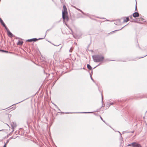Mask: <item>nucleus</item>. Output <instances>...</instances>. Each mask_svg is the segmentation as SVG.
Masks as SVG:
<instances>
[{"mask_svg": "<svg viewBox=\"0 0 147 147\" xmlns=\"http://www.w3.org/2000/svg\"><path fill=\"white\" fill-rule=\"evenodd\" d=\"M92 58L94 62H100L103 61L104 59V57L101 55H94L92 56Z\"/></svg>", "mask_w": 147, "mask_h": 147, "instance_id": "f257e3e1", "label": "nucleus"}, {"mask_svg": "<svg viewBox=\"0 0 147 147\" xmlns=\"http://www.w3.org/2000/svg\"><path fill=\"white\" fill-rule=\"evenodd\" d=\"M63 11H62V18L64 20H68V17L67 16V9L65 5H63Z\"/></svg>", "mask_w": 147, "mask_h": 147, "instance_id": "f03ea898", "label": "nucleus"}, {"mask_svg": "<svg viewBox=\"0 0 147 147\" xmlns=\"http://www.w3.org/2000/svg\"><path fill=\"white\" fill-rule=\"evenodd\" d=\"M48 30H47V32H46V34H45V35L44 36L43 38H39L38 39H37L36 38H33L32 39V41H37V40H39L42 39H44L45 38V37L46 36L47 32Z\"/></svg>", "mask_w": 147, "mask_h": 147, "instance_id": "7ed1b4c3", "label": "nucleus"}, {"mask_svg": "<svg viewBox=\"0 0 147 147\" xmlns=\"http://www.w3.org/2000/svg\"><path fill=\"white\" fill-rule=\"evenodd\" d=\"M136 143V142H134L131 144H128L127 146H132V147H134V146H135V144Z\"/></svg>", "mask_w": 147, "mask_h": 147, "instance_id": "20e7f679", "label": "nucleus"}, {"mask_svg": "<svg viewBox=\"0 0 147 147\" xmlns=\"http://www.w3.org/2000/svg\"><path fill=\"white\" fill-rule=\"evenodd\" d=\"M132 15L134 17L136 18L139 16V14L138 12H136L134 13Z\"/></svg>", "mask_w": 147, "mask_h": 147, "instance_id": "39448f33", "label": "nucleus"}, {"mask_svg": "<svg viewBox=\"0 0 147 147\" xmlns=\"http://www.w3.org/2000/svg\"><path fill=\"white\" fill-rule=\"evenodd\" d=\"M7 35L11 37L13 36V34L9 31V30H8V32H7Z\"/></svg>", "mask_w": 147, "mask_h": 147, "instance_id": "423d86ee", "label": "nucleus"}, {"mask_svg": "<svg viewBox=\"0 0 147 147\" xmlns=\"http://www.w3.org/2000/svg\"><path fill=\"white\" fill-rule=\"evenodd\" d=\"M11 125L13 129L14 128L16 127V124L13 123H11Z\"/></svg>", "mask_w": 147, "mask_h": 147, "instance_id": "0eeeda50", "label": "nucleus"}, {"mask_svg": "<svg viewBox=\"0 0 147 147\" xmlns=\"http://www.w3.org/2000/svg\"><path fill=\"white\" fill-rule=\"evenodd\" d=\"M134 147H142V146L140 144H139L136 142V144L135 146Z\"/></svg>", "mask_w": 147, "mask_h": 147, "instance_id": "6e6552de", "label": "nucleus"}, {"mask_svg": "<svg viewBox=\"0 0 147 147\" xmlns=\"http://www.w3.org/2000/svg\"><path fill=\"white\" fill-rule=\"evenodd\" d=\"M0 22H1V24H2L3 26H5V24L3 22V20L1 18H0Z\"/></svg>", "mask_w": 147, "mask_h": 147, "instance_id": "1a4fd4ad", "label": "nucleus"}, {"mask_svg": "<svg viewBox=\"0 0 147 147\" xmlns=\"http://www.w3.org/2000/svg\"><path fill=\"white\" fill-rule=\"evenodd\" d=\"M23 42L19 40L17 43L18 45H22L23 44Z\"/></svg>", "mask_w": 147, "mask_h": 147, "instance_id": "9d476101", "label": "nucleus"}, {"mask_svg": "<svg viewBox=\"0 0 147 147\" xmlns=\"http://www.w3.org/2000/svg\"><path fill=\"white\" fill-rule=\"evenodd\" d=\"M87 67L88 69H89L90 70H91L92 69V68L91 67L89 64H87Z\"/></svg>", "mask_w": 147, "mask_h": 147, "instance_id": "9b49d317", "label": "nucleus"}, {"mask_svg": "<svg viewBox=\"0 0 147 147\" xmlns=\"http://www.w3.org/2000/svg\"><path fill=\"white\" fill-rule=\"evenodd\" d=\"M129 20V19L128 17H127L126 19H124L123 21L124 22H127Z\"/></svg>", "mask_w": 147, "mask_h": 147, "instance_id": "f8f14e48", "label": "nucleus"}, {"mask_svg": "<svg viewBox=\"0 0 147 147\" xmlns=\"http://www.w3.org/2000/svg\"><path fill=\"white\" fill-rule=\"evenodd\" d=\"M90 112H83V113H90Z\"/></svg>", "mask_w": 147, "mask_h": 147, "instance_id": "ddd939ff", "label": "nucleus"}, {"mask_svg": "<svg viewBox=\"0 0 147 147\" xmlns=\"http://www.w3.org/2000/svg\"><path fill=\"white\" fill-rule=\"evenodd\" d=\"M75 8L76 9H77L78 10L80 11V12H81L83 14H84V13L80 9H79L78 8H76V7H75Z\"/></svg>", "mask_w": 147, "mask_h": 147, "instance_id": "4468645a", "label": "nucleus"}, {"mask_svg": "<svg viewBox=\"0 0 147 147\" xmlns=\"http://www.w3.org/2000/svg\"><path fill=\"white\" fill-rule=\"evenodd\" d=\"M4 27L5 28V29L6 30H7V32H8V30H9L7 28V27H6V26L5 25V26H4Z\"/></svg>", "mask_w": 147, "mask_h": 147, "instance_id": "2eb2a0df", "label": "nucleus"}, {"mask_svg": "<svg viewBox=\"0 0 147 147\" xmlns=\"http://www.w3.org/2000/svg\"><path fill=\"white\" fill-rule=\"evenodd\" d=\"M110 105L109 104V103L108 102H107V107L108 108H109L110 107Z\"/></svg>", "mask_w": 147, "mask_h": 147, "instance_id": "dca6fc26", "label": "nucleus"}, {"mask_svg": "<svg viewBox=\"0 0 147 147\" xmlns=\"http://www.w3.org/2000/svg\"><path fill=\"white\" fill-rule=\"evenodd\" d=\"M27 41H29V42H32V39H28L27 40Z\"/></svg>", "mask_w": 147, "mask_h": 147, "instance_id": "f3484780", "label": "nucleus"}, {"mask_svg": "<svg viewBox=\"0 0 147 147\" xmlns=\"http://www.w3.org/2000/svg\"><path fill=\"white\" fill-rule=\"evenodd\" d=\"M126 26V25H125V26H123V27L121 29H119V30H115V31H114V32H115V31H118V30H121L122 29L123 27H124L125 26ZM113 32H114V31H113Z\"/></svg>", "mask_w": 147, "mask_h": 147, "instance_id": "a211bd4d", "label": "nucleus"}, {"mask_svg": "<svg viewBox=\"0 0 147 147\" xmlns=\"http://www.w3.org/2000/svg\"><path fill=\"white\" fill-rule=\"evenodd\" d=\"M1 51L3 52H5V53H8V51H4V50H1Z\"/></svg>", "mask_w": 147, "mask_h": 147, "instance_id": "6ab92c4d", "label": "nucleus"}, {"mask_svg": "<svg viewBox=\"0 0 147 147\" xmlns=\"http://www.w3.org/2000/svg\"><path fill=\"white\" fill-rule=\"evenodd\" d=\"M109 103L110 105H112L113 104V103L112 102H110V103Z\"/></svg>", "mask_w": 147, "mask_h": 147, "instance_id": "aec40b11", "label": "nucleus"}, {"mask_svg": "<svg viewBox=\"0 0 147 147\" xmlns=\"http://www.w3.org/2000/svg\"><path fill=\"white\" fill-rule=\"evenodd\" d=\"M90 76L91 78V79L94 82V80L92 78V76L91 75H90Z\"/></svg>", "mask_w": 147, "mask_h": 147, "instance_id": "412c9836", "label": "nucleus"}, {"mask_svg": "<svg viewBox=\"0 0 147 147\" xmlns=\"http://www.w3.org/2000/svg\"><path fill=\"white\" fill-rule=\"evenodd\" d=\"M137 11V8L136 7V8H135V11Z\"/></svg>", "mask_w": 147, "mask_h": 147, "instance_id": "4be33fe9", "label": "nucleus"}, {"mask_svg": "<svg viewBox=\"0 0 147 147\" xmlns=\"http://www.w3.org/2000/svg\"><path fill=\"white\" fill-rule=\"evenodd\" d=\"M100 118L101 119V120H102V121L104 122L105 123V121H104V120L103 119H102V118L101 117H100Z\"/></svg>", "mask_w": 147, "mask_h": 147, "instance_id": "5701e85b", "label": "nucleus"}, {"mask_svg": "<svg viewBox=\"0 0 147 147\" xmlns=\"http://www.w3.org/2000/svg\"><path fill=\"white\" fill-rule=\"evenodd\" d=\"M6 143H5L3 147H6Z\"/></svg>", "mask_w": 147, "mask_h": 147, "instance_id": "b1692460", "label": "nucleus"}, {"mask_svg": "<svg viewBox=\"0 0 147 147\" xmlns=\"http://www.w3.org/2000/svg\"><path fill=\"white\" fill-rule=\"evenodd\" d=\"M9 142V140H7V142H6V144H7Z\"/></svg>", "mask_w": 147, "mask_h": 147, "instance_id": "393cba45", "label": "nucleus"}, {"mask_svg": "<svg viewBox=\"0 0 147 147\" xmlns=\"http://www.w3.org/2000/svg\"><path fill=\"white\" fill-rule=\"evenodd\" d=\"M51 44H52V45H54L56 46H58L59 45H55L54 44L52 43H51Z\"/></svg>", "mask_w": 147, "mask_h": 147, "instance_id": "a878e982", "label": "nucleus"}, {"mask_svg": "<svg viewBox=\"0 0 147 147\" xmlns=\"http://www.w3.org/2000/svg\"><path fill=\"white\" fill-rule=\"evenodd\" d=\"M147 55H145V56H144L143 57L140 58H143V57H145L146 56H147Z\"/></svg>", "mask_w": 147, "mask_h": 147, "instance_id": "bb28decb", "label": "nucleus"}, {"mask_svg": "<svg viewBox=\"0 0 147 147\" xmlns=\"http://www.w3.org/2000/svg\"><path fill=\"white\" fill-rule=\"evenodd\" d=\"M119 132L120 133V136H121V134L120 133V132L119 131Z\"/></svg>", "mask_w": 147, "mask_h": 147, "instance_id": "cd10ccee", "label": "nucleus"}, {"mask_svg": "<svg viewBox=\"0 0 147 147\" xmlns=\"http://www.w3.org/2000/svg\"><path fill=\"white\" fill-rule=\"evenodd\" d=\"M69 51L70 52H71V49H70L69 50Z\"/></svg>", "mask_w": 147, "mask_h": 147, "instance_id": "c85d7f7f", "label": "nucleus"}, {"mask_svg": "<svg viewBox=\"0 0 147 147\" xmlns=\"http://www.w3.org/2000/svg\"><path fill=\"white\" fill-rule=\"evenodd\" d=\"M21 102H21H18V103H16L15 104H18V103H19L20 102Z\"/></svg>", "mask_w": 147, "mask_h": 147, "instance_id": "c756f323", "label": "nucleus"}, {"mask_svg": "<svg viewBox=\"0 0 147 147\" xmlns=\"http://www.w3.org/2000/svg\"><path fill=\"white\" fill-rule=\"evenodd\" d=\"M13 138V137H12L10 138V139H12Z\"/></svg>", "mask_w": 147, "mask_h": 147, "instance_id": "7c9ffc66", "label": "nucleus"}, {"mask_svg": "<svg viewBox=\"0 0 147 147\" xmlns=\"http://www.w3.org/2000/svg\"><path fill=\"white\" fill-rule=\"evenodd\" d=\"M129 17H130V18H132V16H130Z\"/></svg>", "mask_w": 147, "mask_h": 147, "instance_id": "2f4dec72", "label": "nucleus"}, {"mask_svg": "<svg viewBox=\"0 0 147 147\" xmlns=\"http://www.w3.org/2000/svg\"><path fill=\"white\" fill-rule=\"evenodd\" d=\"M55 106H56L58 108V107L56 105H55Z\"/></svg>", "mask_w": 147, "mask_h": 147, "instance_id": "473e14b6", "label": "nucleus"}, {"mask_svg": "<svg viewBox=\"0 0 147 147\" xmlns=\"http://www.w3.org/2000/svg\"><path fill=\"white\" fill-rule=\"evenodd\" d=\"M102 102L103 101V100H102Z\"/></svg>", "mask_w": 147, "mask_h": 147, "instance_id": "72a5a7b5", "label": "nucleus"}, {"mask_svg": "<svg viewBox=\"0 0 147 147\" xmlns=\"http://www.w3.org/2000/svg\"><path fill=\"white\" fill-rule=\"evenodd\" d=\"M69 28L72 31V30L70 28Z\"/></svg>", "mask_w": 147, "mask_h": 147, "instance_id": "f704fd0d", "label": "nucleus"}, {"mask_svg": "<svg viewBox=\"0 0 147 147\" xmlns=\"http://www.w3.org/2000/svg\"><path fill=\"white\" fill-rule=\"evenodd\" d=\"M98 66V65L97 66H96V67H94V68H95L96 67H97V66Z\"/></svg>", "mask_w": 147, "mask_h": 147, "instance_id": "c9c22d12", "label": "nucleus"}, {"mask_svg": "<svg viewBox=\"0 0 147 147\" xmlns=\"http://www.w3.org/2000/svg\"><path fill=\"white\" fill-rule=\"evenodd\" d=\"M49 42H50L51 43V42H49Z\"/></svg>", "mask_w": 147, "mask_h": 147, "instance_id": "e433bc0d", "label": "nucleus"}]
</instances>
